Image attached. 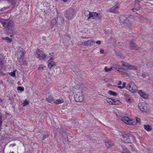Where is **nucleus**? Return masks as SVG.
<instances>
[{"label":"nucleus","instance_id":"obj_10","mask_svg":"<svg viewBox=\"0 0 153 153\" xmlns=\"http://www.w3.org/2000/svg\"><path fill=\"white\" fill-rule=\"evenodd\" d=\"M47 62L48 67L50 70H51L53 67H54L56 65V63L53 61L48 60Z\"/></svg>","mask_w":153,"mask_h":153},{"label":"nucleus","instance_id":"obj_31","mask_svg":"<svg viewBox=\"0 0 153 153\" xmlns=\"http://www.w3.org/2000/svg\"><path fill=\"white\" fill-rule=\"evenodd\" d=\"M122 153H130L129 150L125 147L123 148V151Z\"/></svg>","mask_w":153,"mask_h":153},{"label":"nucleus","instance_id":"obj_53","mask_svg":"<svg viewBox=\"0 0 153 153\" xmlns=\"http://www.w3.org/2000/svg\"><path fill=\"white\" fill-rule=\"evenodd\" d=\"M143 77H145V75H143Z\"/></svg>","mask_w":153,"mask_h":153},{"label":"nucleus","instance_id":"obj_29","mask_svg":"<svg viewBox=\"0 0 153 153\" xmlns=\"http://www.w3.org/2000/svg\"><path fill=\"white\" fill-rule=\"evenodd\" d=\"M129 95H126V96L128 97V98H126V100L127 102H133V100L132 98L130 97H128Z\"/></svg>","mask_w":153,"mask_h":153},{"label":"nucleus","instance_id":"obj_35","mask_svg":"<svg viewBox=\"0 0 153 153\" xmlns=\"http://www.w3.org/2000/svg\"><path fill=\"white\" fill-rule=\"evenodd\" d=\"M17 89L18 90L22 91H24V88L22 87H18Z\"/></svg>","mask_w":153,"mask_h":153},{"label":"nucleus","instance_id":"obj_52","mask_svg":"<svg viewBox=\"0 0 153 153\" xmlns=\"http://www.w3.org/2000/svg\"><path fill=\"white\" fill-rule=\"evenodd\" d=\"M148 153H150L149 152H148ZM153 153L152 152V153Z\"/></svg>","mask_w":153,"mask_h":153},{"label":"nucleus","instance_id":"obj_34","mask_svg":"<svg viewBox=\"0 0 153 153\" xmlns=\"http://www.w3.org/2000/svg\"><path fill=\"white\" fill-rule=\"evenodd\" d=\"M126 83L125 82H123L122 84V86H118L117 87L120 89L123 88L125 87Z\"/></svg>","mask_w":153,"mask_h":153},{"label":"nucleus","instance_id":"obj_25","mask_svg":"<svg viewBox=\"0 0 153 153\" xmlns=\"http://www.w3.org/2000/svg\"><path fill=\"white\" fill-rule=\"evenodd\" d=\"M4 57L2 55L0 54V67L1 68L3 66L2 65L3 63Z\"/></svg>","mask_w":153,"mask_h":153},{"label":"nucleus","instance_id":"obj_13","mask_svg":"<svg viewBox=\"0 0 153 153\" xmlns=\"http://www.w3.org/2000/svg\"><path fill=\"white\" fill-rule=\"evenodd\" d=\"M132 24V22L130 21L128 19H127L125 23H123V25H122V26L123 27H130L131 26Z\"/></svg>","mask_w":153,"mask_h":153},{"label":"nucleus","instance_id":"obj_2","mask_svg":"<svg viewBox=\"0 0 153 153\" xmlns=\"http://www.w3.org/2000/svg\"><path fill=\"white\" fill-rule=\"evenodd\" d=\"M0 22L2 24L3 27L6 28L7 30H11L13 26V22L7 20L3 19H0Z\"/></svg>","mask_w":153,"mask_h":153},{"label":"nucleus","instance_id":"obj_50","mask_svg":"<svg viewBox=\"0 0 153 153\" xmlns=\"http://www.w3.org/2000/svg\"><path fill=\"white\" fill-rule=\"evenodd\" d=\"M14 152H10V153H13Z\"/></svg>","mask_w":153,"mask_h":153},{"label":"nucleus","instance_id":"obj_23","mask_svg":"<svg viewBox=\"0 0 153 153\" xmlns=\"http://www.w3.org/2000/svg\"><path fill=\"white\" fill-rule=\"evenodd\" d=\"M105 145L108 147H110L114 145V143L112 141H108L105 142Z\"/></svg>","mask_w":153,"mask_h":153},{"label":"nucleus","instance_id":"obj_30","mask_svg":"<svg viewBox=\"0 0 153 153\" xmlns=\"http://www.w3.org/2000/svg\"><path fill=\"white\" fill-rule=\"evenodd\" d=\"M29 102L27 100H24V102L22 103V105L23 106H25L26 105H28L29 104Z\"/></svg>","mask_w":153,"mask_h":153},{"label":"nucleus","instance_id":"obj_26","mask_svg":"<svg viewBox=\"0 0 153 153\" xmlns=\"http://www.w3.org/2000/svg\"><path fill=\"white\" fill-rule=\"evenodd\" d=\"M46 101L48 102L51 103L54 101V99L52 96H50L46 98Z\"/></svg>","mask_w":153,"mask_h":153},{"label":"nucleus","instance_id":"obj_41","mask_svg":"<svg viewBox=\"0 0 153 153\" xmlns=\"http://www.w3.org/2000/svg\"><path fill=\"white\" fill-rule=\"evenodd\" d=\"M5 74H4L2 71H1L0 70V76H1V75H5Z\"/></svg>","mask_w":153,"mask_h":153},{"label":"nucleus","instance_id":"obj_48","mask_svg":"<svg viewBox=\"0 0 153 153\" xmlns=\"http://www.w3.org/2000/svg\"><path fill=\"white\" fill-rule=\"evenodd\" d=\"M59 133H60V134H63V133H64V134H65V132H63V131H58Z\"/></svg>","mask_w":153,"mask_h":153},{"label":"nucleus","instance_id":"obj_28","mask_svg":"<svg viewBox=\"0 0 153 153\" xmlns=\"http://www.w3.org/2000/svg\"><path fill=\"white\" fill-rule=\"evenodd\" d=\"M113 69V67L112 66L110 68H108L107 67H105L104 70L106 72H108L111 71Z\"/></svg>","mask_w":153,"mask_h":153},{"label":"nucleus","instance_id":"obj_17","mask_svg":"<svg viewBox=\"0 0 153 153\" xmlns=\"http://www.w3.org/2000/svg\"><path fill=\"white\" fill-rule=\"evenodd\" d=\"M129 45L130 46L131 49L137 50L139 48V47L137 45L132 42H130Z\"/></svg>","mask_w":153,"mask_h":153},{"label":"nucleus","instance_id":"obj_27","mask_svg":"<svg viewBox=\"0 0 153 153\" xmlns=\"http://www.w3.org/2000/svg\"><path fill=\"white\" fill-rule=\"evenodd\" d=\"M108 93L109 94L113 96H116L117 94V93L111 90L108 91Z\"/></svg>","mask_w":153,"mask_h":153},{"label":"nucleus","instance_id":"obj_47","mask_svg":"<svg viewBox=\"0 0 153 153\" xmlns=\"http://www.w3.org/2000/svg\"><path fill=\"white\" fill-rule=\"evenodd\" d=\"M121 84H122V82H121V81H119V82H118V83L117 84V85H121Z\"/></svg>","mask_w":153,"mask_h":153},{"label":"nucleus","instance_id":"obj_14","mask_svg":"<svg viewBox=\"0 0 153 153\" xmlns=\"http://www.w3.org/2000/svg\"><path fill=\"white\" fill-rule=\"evenodd\" d=\"M113 69L114 68L117 70L119 73L122 74V72H120V71H121V69H123V67L122 66V64H121V67L118 65L114 64L112 66Z\"/></svg>","mask_w":153,"mask_h":153},{"label":"nucleus","instance_id":"obj_32","mask_svg":"<svg viewBox=\"0 0 153 153\" xmlns=\"http://www.w3.org/2000/svg\"><path fill=\"white\" fill-rule=\"evenodd\" d=\"M57 21L56 19H53L51 22V24L52 25H55L57 23Z\"/></svg>","mask_w":153,"mask_h":153},{"label":"nucleus","instance_id":"obj_36","mask_svg":"<svg viewBox=\"0 0 153 153\" xmlns=\"http://www.w3.org/2000/svg\"><path fill=\"white\" fill-rule=\"evenodd\" d=\"M15 71H13V72L9 73V75H10V76H15Z\"/></svg>","mask_w":153,"mask_h":153},{"label":"nucleus","instance_id":"obj_8","mask_svg":"<svg viewBox=\"0 0 153 153\" xmlns=\"http://www.w3.org/2000/svg\"><path fill=\"white\" fill-rule=\"evenodd\" d=\"M120 5V4L119 3H116L114 6L110 9V12L114 13H117Z\"/></svg>","mask_w":153,"mask_h":153},{"label":"nucleus","instance_id":"obj_46","mask_svg":"<svg viewBox=\"0 0 153 153\" xmlns=\"http://www.w3.org/2000/svg\"><path fill=\"white\" fill-rule=\"evenodd\" d=\"M57 18H58V19H59V18L61 19V22H63V18H61L60 17H58Z\"/></svg>","mask_w":153,"mask_h":153},{"label":"nucleus","instance_id":"obj_7","mask_svg":"<svg viewBox=\"0 0 153 153\" xmlns=\"http://www.w3.org/2000/svg\"><path fill=\"white\" fill-rule=\"evenodd\" d=\"M74 13L72 9H68L66 11L65 16V17L68 19L72 18L74 16Z\"/></svg>","mask_w":153,"mask_h":153},{"label":"nucleus","instance_id":"obj_4","mask_svg":"<svg viewBox=\"0 0 153 153\" xmlns=\"http://www.w3.org/2000/svg\"><path fill=\"white\" fill-rule=\"evenodd\" d=\"M74 98L75 101L77 102L82 101L84 97L82 91L79 90L76 91L75 92Z\"/></svg>","mask_w":153,"mask_h":153},{"label":"nucleus","instance_id":"obj_51","mask_svg":"<svg viewBox=\"0 0 153 153\" xmlns=\"http://www.w3.org/2000/svg\"><path fill=\"white\" fill-rule=\"evenodd\" d=\"M1 99H0V103L1 102Z\"/></svg>","mask_w":153,"mask_h":153},{"label":"nucleus","instance_id":"obj_33","mask_svg":"<svg viewBox=\"0 0 153 153\" xmlns=\"http://www.w3.org/2000/svg\"><path fill=\"white\" fill-rule=\"evenodd\" d=\"M3 40H6L7 42H11L12 41V39L7 37L3 38Z\"/></svg>","mask_w":153,"mask_h":153},{"label":"nucleus","instance_id":"obj_15","mask_svg":"<svg viewBox=\"0 0 153 153\" xmlns=\"http://www.w3.org/2000/svg\"><path fill=\"white\" fill-rule=\"evenodd\" d=\"M46 56V55L42 51L39 50V59H44Z\"/></svg>","mask_w":153,"mask_h":153},{"label":"nucleus","instance_id":"obj_5","mask_svg":"<svg viewBox=\"0 0 153 153\" xmlns=\"http://www.w3.org/2000/svg\"><path fill=\"white\" fill-rule=\"evenodd\" d=\"M126 88L132 93L136 92L137 90V87L133 82H131L126 86Z\"/></svg>","mask_w":153,"mask_h":153},{"label":"nucleus","instance_id":"obj_3","mask_svg":"<svg viewBox=\"0 0 153 153\" xmlns=\"http://www.w3.org/2000/svg\"><path fill=\"white\" fill-rule=\"evenodd\" d=\"M122 135L121 140L123 142L126 143H131L133 141L132 136L129 134L125 133H121Z\"/></svg>","mask_w":153,"mask_h":153},{"label":"nucleus","instance_id":"obj_44","mask_svg":"<svg viewBox=\"0 0 153 153\" xmlns=\"http://www.w3.org/2000/svg\"><path fill=\"white\" fill-rule=\"evenodd\" d=\"M54 59V57H51L48 60H50L51 61H53Z\"/></svg>","mask_w":153,"mask_h":153},{"label":"nucleus","instance_id":"obj_16","mask_svg":"<svg viewBox=\"0 0 153 153\" xmlns=\"http://www.w3.org/2000/svg\"><path fill=\"white\" fill-rule=\"evenodd\" d=\"M138 93L144 99H147L148 97V95L145 93L143 92L142 90H140L138 91Z\"/></svg>","mask_w":153,"mask_h":153},{"label":"nucleus","instance_id":"obj_40","mask_svg":"<svg viewBox=\"0 0 153 153\" xmlns=\"http://www.w3.org/2000/svg\"><path fill=\"white\" fill-rule=\"evenodd\" d=\"M45 67V66L44 65H41L40 66V67L39 68H41L42 69H43Z\"/></svg>","mask_w":153,"mask_h":153},{"label":"nucleus","instance_id":"obj_22","mask_svg":"<svg viewBox=\"0 0 153 153\" xmlns=\"http://www.w3.org/2000/svg\"><path fill=\"white\" fill-rule=\"evenodd\" d=\"M129 118L125 116L122 117L121 119L122 121L128 124V120H129Z\"/></svg>","mask_w":153,"mask_h":153},{"label":"nucleus","instance_id":"obj_54","mask_svg":"<svg viewBox=\"0 0 153 153\" xmlns=\"http://www.w3.org/2000/svg\"><path fill=\"white\" fill-rule=\"evenodd\" d=\"M1 83H2V81H1Z\"/></svg>","mask_w":153,"mask_h":153},{"label":"nucleus","instance_id":"obj_1","mask_svg":"<svg viewBox=\"0 0 153 153\" xmlns=\"http://www.w3.org/2000/svg\"><path fill=\"white\" fill-rule=\"evenodd\" d=\"M122 66L123 69H121L120 72L122 73V74L123 75L128 76V74L126 70L127 69H131L133 70H137V67L133 65H131L129 64L123 62H122Z\"/></svg>","mask_w":153,"mask_h":153},{"label":"nucleus","instance_id":"obj_49","mask_svg":"<svg viewBox=\"0 0 153 153\" xmlns=\"http://www.w3.org/2000/svg\"><path fill=\"white\" fill-rule=\"evenodd\" d=\"M62 0L64 2H66L68 1V0Z\"/></svg>","mask_w":153,"mask_h":153},{"label":"nucleus","instance_id":"obj_19","mask_svg":"<svg viewBox=\"0 0 153 153\" xmlns=\"http://www.w3.org/2000/svg\"><path fill=\"white\" fill-rule=\"evenodd\" d=\"M106 100L111 105H115L116 104V102L114 99L111 98H107L106 99Z\"/></svg>","mask_w":153,"mask_h":153},{"label":"nucleus","instance_id":"obj_37","mask_svg":"<svg viewBox=\"0 0 153 153\" xmlns=\"http://www.w3.org/2000/svg\"><path fill=\"white\" fill-rule=\"evenodd\" d=\"M138 10V9L137 8H136L134 7L132 9H131V10L133 12H136Z\"/></svg>","mask_w":153,"mask_h":153},{"label":"nucleus","instance_id":"obj_42","mask_svg":"<svg viewBox=\"0 0 153 153\" xmlns=\"http://www.w3.org/2000/svg\"><path fill=\"white\" fill-rule=\"evenodd\" d=\"M139 3V1L138 0H135V4H138Z\"/></svg>","mask_w":153,"mask_h":153},{"label":"nucleus","instance_id":"obj_12","mask_svg":"<svg viewBox=\"0 0 153 153\" xmlns=\"http://www.w3.org/2000/svg\"><path fill=\"white\" fill-rule=\"evenodd\" d=\"M95 42V41L92 39H91L85 42H82V44L86 46H91Z\"/></svg>","mask_w":153,"mask_h":153},{"label":"nucleus","instance_id":"obj_43","mask_svg":"<svg viewBox=\"0 0 153 153\" xmlns=\"http://www.w3.org/2000/svg\"><path fill=\"white\" fill-rule=\"evenodd\" d=\"M16 145V144L15 143H13L12 144H10V146H12L13 147L15 146Z\"/></svg>","mask_w":153,"mask_h":153},{"label":"nucleus","instance_id":"obj_21","mask_svg":"<svg viewBox=\"0 0 153 153\" xmlns=\"http://www.w3.org/2000/svg\"><path fill=\"white\" fill-rule=\"evenodd\" d=\"M63 102L64 100L62 98H60L53 101V102L56 104L62 103Z\"/></svg>","mask_w":153,"mask_h":153},{"label":"nucleus","instance_id":"obj_6","mask_svg":"<svg viewBox=\"0 0 153 153\" xmlns=\"http://www.w3.org/2000/svg\"><path fill=\"white\" fill-rule=\"evenodd\" d=\"M138 106L139 109L142 111L146 112L148 110V105L145 102H140Z\"/></svg>","mask_w":153,"mask_h":153},{"label":"nucleus","instance_id":"obj_20","mask_svg":"<svg viewBox=\"0 0 153 153\" xmlns=\"http://www.w3.org/2000/svg\"><path fill=\"white\" fill-rule=\"evenodd\" d=\"M19 51H20V52H19L18 54H20V56H18V58H19L20 59H21V58H22V56H23L24 53L25 51L22 48H18Z\"/></svg>","mask_w":153,"mask_h":153},{"label":"nucleus","instance_id":"obj_38","mask_svg":"<svg viewBox=\"0 0 153 153\" xmlns=\"http://www.w3.org/2000/svg\"><path fill=\"white\" fill-rule=\"evenodd\" d=\"M48 134H45L43 136V137L42 138V140H44L45 138L48 137Z\"/></svg>","mask_w":153,"mask_h":153},{"label":"nucleus","instance_id":"obj_39","mask_svg":"<svg viewBox=\"0 0 153 153\" xmlns=\"http://www.w3.org/2000/svg\"><path fill=\"white\" fill-rule=\"evenodd\" d=\"M101 43V42L100 40L97 41L96 42V43L98 44V45H100V44Z\"/></svg>","mask_w":153,"mask_h":153},{"label":"nucleus","instance_id":"obj_18","mask_svg":"<svg viewBox=\"0 0 153 153\" xmlns=\"http://www.w3.org/2000/svg\"><path fill=\"white\" fill-rule=\"evenodd\" d=\"M127 19L126 16L123 15L120 16V22L121 23L122 25H123V23H125Z\"/></svg>","mask_w":153,"mask_h":153},{"label":"nucleus","instance_id":"obj_45","mask_svg":"<svg viewBox=\"0 0 153 153\" xmlns=\"http://www.w3.org/2000/svg\"><path fill=\"white\" fill-rule=\"evenodd\" d=\"M100 52L101 53H104V50H103L101 49L100 50Z\"/></svg>","mask_w":153,"mask_h":153},{"label":"nucleus","instance_id":"obj_24","mask_svg":"<svg viewBox=\"0 0 153 153\" xmlns=\"http://www.w3.org/2000/svg\"><path fill=\"white\" fill-rule=\"evenodd\" d=\"M144 129L147 131H151L152 130V128L149 125H145L144 126Z\"/></svg>","mask_w":153,"mask_h":153},{"label":"nucleus","instance_id":"obj_11","mask_svg":"<svg viewBox=\"0 0 153 153\" xmlns=\"http://www.w3.org/2000/svg\"><path fill=\"white\" fill-rule=\"evenodd\" d=\"M140 121V119L138 118H137L136 119L131 120L129 119L128 124L130 125H135L137 123H139Z\"/></svg>","mask_w":153,"mask_h":153},{"label":"nucleus","instance_id":"obj_9","mask_svg":"<svg viewBox=\"0 0 153 153\" xmlns=\"http://www.w3.org/2000/svg\"><path fill=\"white\" fill-rule=\"evenodd\" d=\"M87 12L89 13V16L88 18V19H89L91 18H92L93 19H96L97 18L100 19L101 17L100 16H99L98 14L97 13L89 12L88 11Z\"/></svg>","mask_w":153,"mask_h":153}]
</instances>
